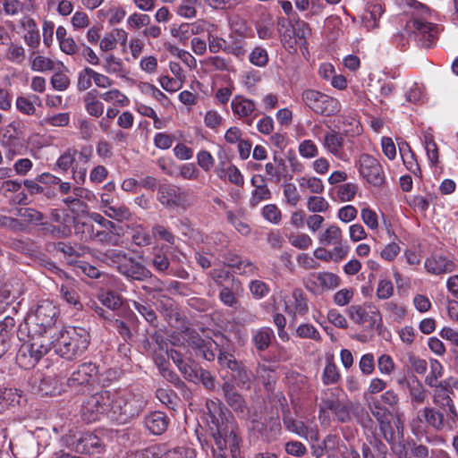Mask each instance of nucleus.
I'll return each instance as SVG.
<instances>
[{
    "label": "nucleus",
    "instance_id": "39",
    "mask_svg": "<svg viewBox=\"0 0 458 458\" xmlns=\"http://www.w3.org/2000/svg\"><path fill=\"white\" fill-rule=\"evenodd\" d=\"M81 417L87 423L95 422L101 419L99 411H96V406L91 396L84 399L81 405Z\"/></svg>",
    "mask_w": 458,
    "mask_h": 458
},
{
    "label": "nucleus",
    "instance_id": "64",
    "mask_svg": "<svg viewBox=\"0 0 458 458\" xmlns=\"http://www.w3.org/2000/svg\"><path fill=\"white\" fill-rule=\"evenodd\" d=\"M163 456L164 447L159 445L148 446L134 454V458H163Z\"/></svg>",
    "mask_w": 458,
    "mask_h": 458
},
{
    "label": "nucleus",
    "instance_id": "7",
    "mask_svg": "<svg viewBox=\"0 0 458 458\" xmlns=\"http://www.w3.org/2000/svg\"><path fill=\"white\" fill-rule=\"evenodd\" d=\"M360 174L371 185L379 187L385 182L380 163L369 154H361L358 160Z\"/></svg>",
    "mask_w": 458,
    "mask_h": 458
},
{
    "label": "nucleus",
    "instance_id": "22",
    "mask_svg": "<svg viewBox=\"0 0 458 458\" xmlns=\"http://www.w3.org/2000/svg\"><path fill=\"white\" fill-rule=\"evenodd\" d=\"M145 426L153 435H161L168 426V418L162 411H153L146 416Z\"/></svg>",
    "mask_w": 458,
    "mask_h": 458
},
{
    "label": "nucleus",
    "instance_id": "13",
    "mask_svg": "<svg viewBox=\"0 0 458 458\" xmlns=\"http://www.w3.org/2000/svg\"><path fill=\"white\" fill-rule=\"evenodd\" d=\"M283 422L285 428L307 441H318V429L316 425H306L303 421L293 419L290 414H284Z\"/></svg>",
    "mask_w": 458,
    "mask_h": 458
},
{
    "label": "nucleus",
    "instance_id": "15",
    "mask_svg": "<svg viewBox=\"0 0 458 458\" xmlns=\"http://www.w3.org/2000/svg\"><path fill=\"white\" fill-rule=\"evenodd\" d=\"M344 133L331 130L324 135L323 148L335 157L341 161H348L349 157L344 149Z\"/></svg>",
    "mask_w": 458,
    "mask_h": 458
},
{
    "label": "nucleus",
    "instance_id": "21",
    "mask_svg": "<svg viewBox=\"0 0 458 458\" xmlns=\"http://www.w3.org/2000/svg\"><path fill=\"white\" fill-rule=\"evenodd\" d=\"M15 215L18 222L22 225L21 232L26 231L29 225H41L44 219V215L33 208H19Z\"/></svg>",
    "mask_w": 458,
    "mask_h": 458
},
{
    "label": "nucleus",
    "instance_id": "35",
    "mask_svg": "<svg viewBox=\"0 0 458 458\" xmlns=\"http://www.w3.org/2000/svg\"><path fill=\"white\" fill-rule=\"evenodd\" d=\"M274 336V331L270 327H261L253 334L252 342L259 351H265L269 347Z\"/></svg>",
    "mask_w": 458,
    "mask_h": 458
},
{
    "label": "nucleus",
    "instance_id": "28",
    "mask_svg": "<svg viewBox=\"0 0 458 458\" xmlns=\"http://www.w3.org/2000/svg\"><path fill=\"white\" fill-rule=\"evenodd\" d=\"M438 420L442 430H453L458 421V411L456 408L438 407Z\"/></svg>",
    "mask_w": 458,
    "mask_h": 458
},
{
    "label": "nucleus",
    "instance_id": "16",
    "mask_svg": "<svg viewBox=\"0 0 458 458\" xmlns=\"http://www.w3.org/2000/svg\"><path fill=\"white\" fill-rule=\"evenodd\" d=\"M98 373V366L93 362H84L72 371L68 378L70 386H83L91 383Z\"/></svg>",
    "mask_w": 458,
    "mask_h": 458
},
{
    "label": "nucleus",
    "instance_id": "34",
    "mask_svg": "<svg viewBox=\"0 0 458 458\" xmlns=\"http://www.w3.org/2000/svg\"><path fill=\"white\" fill-rule=\"evenodd\" d=\"M28 340L30 344H33V350L37 352V354L41 359L48 351L53 348V341H51L45 335H32L27 334Z\"/></svg>",
    "mask_w": 458,
    "mask_h": 458
},
{
    "label": "nucleus",
    "instance_id": "47",
    "mask_svg": "<svg viewBox=\"0 0 458 458\" xmlns=\"http://www.w3.org/2000/svg\"><path fill=\"white\" fill-rule=\"evenodd\" d=\"M60 293L63 300H64L69 305L72 306L75 310H81L82 309L79 294L74 287L69 284H62L60 287Z\"/></svg>",
    "mask_w": 458,
    "mask_h": 458
},
{
    "label": "nucleus",
    "instance_id": "10",
    "mask_svg": "<svg viewBox=\"0 0 458 458\" xmlns=\"http://www.w3.org/2000/svg\"><path fill=\"white\" fill-rule=\"evenodd\" d=\"M347 314L355 324L369 328H373L381 319L378 309L371 303L352 305L347 309Z\"/></svg>",
    "mask_w": 458,
    "mask_h": 458
},
{
    "label": "nucleus",
    "instance_id": "31",
    "mask_svg": "<svg viewBox=\"0 0 458 458\" xmlns=\"http://www.w3.org/2000/svg\"><path fill=\"white\" fill-rule=\"evenodd\" d=\"M111 394L112 391L105 390L90 395L95 403L96 411H99L101 418L104 416L109 418Z\"/></svg>",
    "mask_w": 458,
    "mask_h": 458
},
{
    "label": "nucleus",
    "instance_id": "40",
    "mask_svg": "<svg viewBox=\"0 0 458 458\" xmlns=\"http://www.w3.org/2000/svg\"><path fill=\"white\" fill-rule=\"evenodd\" d=\"M104 214L114 220L118 222L129 221L131 217L130 209L121 203H114L111 207H107Z\"/></svg>",
    "mask_w": 458,
    "mask_h": 458
},
{
    "label": "nucleus",
    "instance_id": "33",
    "mask_svg": "<svg viewBox=\"0 0 458 458\" xmlns=\"http://www.w3.org/2000/svg\"><path fill=\"white\" fill-rule=\"evenodd\" d=\"M14 327L15 321L9 316L0 321V358L8 350L9 344L7 340L9 339V333L13 330Z\"/></svg>",
    "mask_w": 458,
    "mask_h": 458
},
{
    "label": "nucleus",
    "instance_id": "46",
    "mask_svg": "<svg viewBox=\"0 0 458 458\" xmlns=\"http://www.w3.org/2000/svg\"><path fill=\"white\" fill-rule=\"evenodd\" d=\"M74 233L81 241L89 242L94 235V225L91 223L73 219Z\"/></svg>",
    "mask_w": 458,
    "mask_h": 458
},
{
    "label": "nucleus",
    "instance_id": "2",
    "mask_svg": "<svg viewBox=\"0 0 458 458\" xmlns=\"http://www.w3.org/2000/svg\"><path fill=\"white\" fill-rule=\"evenodd\" d=\"M147 403L146 397L140 393L127 390L112 391L109 419L120 424L140 415Z\"/></svg>",
    "mask_w": 458,
    "mask_h": 458
},
{
    "label": "nucleus",
    "instance_id": "59",
    "mask_svg": "<svg viewBox=\"0 0 458 458\" xmlns=\"http://www.w3.org/2000/svg\"><path fill=\"white\" fill-rule=\"evenodd\" d=\"M261 214L266 221L273 225H278L282 220V212L276 204L264 206Z\"/></svg>",
    "mask_w": 458,
    "mask_h": 458
},
{
    "label": "nucleus",
    "instance_id": "51",
    "mask_svg": "<svg viewBox=\"0 0 458 458\" xmlns=\"http://www.w3.org/2000/svg\"><path fill=\"white\" fill-rule=\"evenodd\" d=\"M209 276L218 285L223 286L225 281L232 278L233 288L238 290V288L241 286V283L236 280L228 270L225 268H214L209 272Z\"/></svg>",
    "mask_w": 458,
    "mask_h": 458
},
{
    "label": "nucleus",
    "instance_id": "43",
    "mask_svg": "<svg viewBox=\"0 0 458 458\" xmlns=\"http://www.w3.org/2000/svg\"><path fill=\"white\" fill-rule=\"evenodd\" d=\"M70 123V114L58 113V114H47L43 119L40 120L39 123L42 127H64Z\"/></svg>",
    "mask_w": 458,
    "mask_h": 458
},
{
    "label": "nucleus",
    "instance_id": "48",
    "mask_svg": "<svg viewBox=\"0 0 458 458\" xmlns=\"http://www.w3.org/2000/svg\"><path fill=\"white\" fill-rule=\"evenodd\" d=\"M408 387L412 404H422L427 397L426 390L422 384L418 379H415L408 382Z\"/></svg>",
    "mask_w": 458,
    "mask_h": 458
},
{
    "label": "nucleus",
    "instance_id": "6",
    "mask_svg": "<svg viewBox=\"0 0 458 458\" xmlns=\"http://www.w3.org/2000/svg\"><path fill=\"white\" fill-rule=\"evenodd\" d=\"M301 100L305 106L322 116L335 115L342 108L337 98L312 89L302 91Z\"/></svg>",
    "mask_w": 458,
    "mask_h": 458
},
{
    "label": "nucleus",
    "instance_id": "12",
    "mask_svg": "<svg viewBox=\"0 0 458 458\" xmlns=\"http://www.w3.org/2000/svg\"><path fill=\"white\" fill-rule=\"evenodd\" d=\"M93 196L92 192L82 187H74L72 194L63 199L66 208L76 216L88 212V205L85 200H89Z\"/></svg>",
    "mask_w": 458,
    "mask_h": 458
},
{
    "label": "nucleus",
    "instance_id": "49",
    "mask_svg": "<svg viewBox=\"0 0 458 458\" xmlns=\"http://www.w3.org/2000/svg\"><path fill=\"white\" fill-rule=\"evenodd\" d=\"M297 181L301 189H308L312 193L320 194L324 191V183L318 177L302 176L298 178Z\"/></svg>",
    "mask_w": 458,
    "mask_h": 458
},
{
    "label": "nucleus",
    "instance_id": "53",
    "mask_svg": "<svg viewBox=\"0 0 458 458\" xmlns=\"http://www.w3.org/2000/svg\"><path fill=\"white\" fill-rule=\"evenodd\" d=\"M103 67L107 73L123 76V64L121 59L114 55H107L103 60Z\"/></svg>",
    "mask_w": 458,
    "mask_h": 458
},
{
    "label": "nucleus",
    "instance_id": "19",
    "mask_svg": "<svg viewBox=\"0 0 458 458\" xmlns=\"http://www.w3.org/2000/svg\"><path fill=\"white\" fill-rule=\"evenodd\" d=\"M16 360L21 368L28 369L33 368L40 360V358L37 352L33 350V344L27 340L21 345L16 355Z\"/></svg>",
    "mask_w": 458,
    "mask_h": 458
},
{
    "label": "nucleus",
    "instance_id": "11",
    "mask_svg": "<svg viewBox=\"0 0 458 458\" xmlns=\"http://www.w3.org/2000/svg\"><path fill=\"white\" fill-rule=\"evenodd\" d=\"M369 409L377 421L383 437L386 442L392 444L394 439V433L391 425L392 412L377 399L371 401Z\"/></svg>",
    "mask_w": 458,
    "mask_h": 458
},
{
    "label": "nucleus",
    "instance_id": "30",
    "mask_svg": "<svg viewBox=\"0 0 458 458\" xmlns=\"http://www.w3.org/2000/svg\"><path fill=\"white\" fill-rule=\"evenodd\" d=\"M318 242L324 246L335 245L342 242L343 231L336 225H330L318 233Z\"/></svg>",
    "mask_w": 458,
    "mask_h": 458
},
{
    "label": "nucleus",
    "instance_id": "55",
    "mask_svg": "<svg viewBox=\"0 0 458 458\" xmlns=\"http://www.w3.org/2000/svg\"><path fill=\"white\" fill-rule=\"evenodd\" d=\"M358 191V186L352 182H346L337 186L336 193L340 201L348 202L354 199Z\"/></svg>",
    "mask_w": 458,
    "mask_h": 458
},
{
    "label": "nucleus",
    "instance_id": "61",
    "mask_svg": "<svg viewBox=\"0 0 458 458\" xmlns=\"http://www.w3.org/2000/svg\"><path fill=\"white\" fill-rule=\"evenodd\" d=\"M208 50L212 54H216L220 51H224L226 53L227 49V42L225 38L212 33L210 30H208Z\"/></svg>",
    "mask_w": 458,
    "mask_h": 458
},
{
    "label": "nucleus",
    "instance_id": "17",
    "mask_svg": "<svg viewBox=\"0 0 458 458\" xmlns=\"http://www.w3.org/2000/svg\"><path fill=\"white\" fill-rule=\"evenodd\" d=\"M424 267L428 274L439 276L455 270L454 262L441 254H432L425 259Z\"/></svg>",
    "mask_w": 458,
    "mask_h": 458
},
{
    "label": "nucleus",
    "instance_id": "18",
    "mask_svg": "<svg viewBox=\"0 0 458 458\" xmlns=\"http://www.w3.org/2000/svg\"><path fill=\"white\" fill-rule=\"evenodd\" d=\"M231 107L233 113L239 118H246L248 125H251L253 118H250L256 110V103L249 98L241 96H235L232 102Z\"/></svg>",
    "mask_w": 458,
    "mask_h": 458
},
{
    "label": "nucleus",
    "instance_id": "9",
    "mask_svg": "<svg viewBox=\"0 0 458 458\" xmlns=\"http://www.w3.org/2000/svg\"><path fill=\"white\" fill-rule=\"evenodd\" d=\"M207 411L205 412L206 420L209 425L211 434L213 431H220L221 428L232 425L233 431L239 430L238 427L233 420H229L225 417V407L219 400H208L206 403Z\"/></svg>",
    "mask_w": 458,
    "mask_h": 458
},
{
    "label": "nucleus",
    "instance_id": "25",
    "mask_svg": "<svg viewBox=\"0 0 458 458\" xmlns=\"http://www.w3.org/2000/svg\"><path fill=\"white\" fill-rule=\"evenodd\" d=\"M101 447V440L98 436L90 432L83 433L80 438L76 440L75 448L79 453L99 452Z\"/></svg>",
    "mask_w": 458,
    "mask_h": 458
},
{
    "label": "nucleus",
    "instance_id": "38",
    "mask_svg": "<svg viewBox=\"0 0 458 458\" xmlns=\"http://www.w3.org/2000/svg\"><path fill=\"white\" fill-rule=\"evenodd\" d=\"M4 57L10 63L21 65L26 59L25 49L20 44L10 42L7 44Z\"/></svg>",
    "mask_w": 458,
    "mask_h": 458
},
{
    "label": "nucleus",
    "instance_id": "41",
    "mask_svg": "<svg viewBox=\"0 0 458 458\" xmlns=\"http://www.w3.org/2000/svg\"><path fill=\"white\" fill-rule=\"evenodd\" d=\"M311 277L315 278L320 286L326 290H332L340 285L341 279L340 277L330 272H319L313 273L310 275Z\"/></svg>",
    "mask_w": 458,
    "mask_h": 458
},
{
    "label": "nucleus",
    "instance_id": "5",
    "mask_svg": "<svg viewBox=\"0 0 458 458\" xmlns=\"http://www.w3.org/2000/svg\"><path fill=\"white\" fill-rule=\"evenodd\" d=\"M59 311L49 300H41L36 309L26 317L24 323L20 325V332L32 335H45L55 325Z\"/></svg>",
    "mask_w": 458,
    "mask_h": 458
},
{
    "label": "nucleus",
    "instance_id": "26",
    "mask_svg": "<svg viewBox=\"0 0 458 458\" xmlns=\"http://www.w3.org/2000/svg\"><path fill=\"white\" fill-rule=\"evenodd\" d=\"M400 458H428V448L414 440L403 444L399 451Z\"/></svg>",
    "mask_w": 458,
    "mask_h": 458
},
{
    "label": "nucleus",
    "instance_id": "37",
    "mask_svg": "<svg viewBox=\"0 0 458 458\" xmlns=\"http://www.w3.org/2000/svg\"><path fill=\"white\" fill-rule=\"evenodd\" d=\"M41 230L45 235H49L52 238L61 239L67 238L72 234V229L68 225L60 224L55 225L49 223H41Z\"/></svg>",
    "mask_w": 458,
    "mask_h": 458
},
{
    "label": "nucleus",
    "instance_id": "23",
    "mask_svg": "<svg viewBox=\"0 0 458 458\" xmlns=\"http://www.w3.org/2000/svg\"><path fill=\"white\" fill-rule=\"evenodd\" d=\"M285 310L294 316L304 315L308 311L307 300L301 290L295 289L293 292L291 299L285 301Z\"/></svg>",
    "mask_w": 458,
    "mask_h": 458
},
{
    "label": "nucleus",
    "instance_id": "54",
    "mask_svg": "<svg viewBox=\"0 0 458 458\" xmlns=\"http://www.w3.org/2000/svg\"><path fill=\"white\" fill-rule=\"evenodd\" d=\"M444 368L440 361L436 359L430 360V372L425 378V383L429 386H436L439 384L438 379L443 376Z\"/></svg>",
    "mask_w": 458,
    "mask_h": 458
},
{
    "label": "nucleus",
    "instance_id": "8",
    "mask_svg": "<svg viewBox=\"0 0 458 458\" xmlns=\"http://www.w3.org/2000/svg\"><path fill=\"white\" fill-rule=\"evenodd\" d=\"M157 199L168 208H186L189 206L188 193L174 184L161 185L158 188Z\"/></svg>",
    "mask_w": 458,
    "mask_h": 458
},
{
    "label": "nucleus",
    "instance_id": "44",
    "mask_svg": "<svg viewBox=\"0 0 458 458\" xmlns=\"http://www.w3.org/2000/svg\"><path fill=\"white\" fill-rule=\"evenodd\" d=\"M233 378L236 385L243 389H250L253 379L251 371L248 370L245 366L241 362L238 369L233 371Z\"/></svg>",
    "mask_w": 458,
    "mask_h": 458
},
{
    "label": "nucleus",
    "instance_id": "4",
    "mask_svg": "<svg viewBox=\"0 0 458 458\" xmlns=\"http://www.w3.org/2000/svg\"><path fill=\"white\" fill-rule=\"evenodd\" d=\"M89 341V334L85 328L70 327L62 330L53 341V349L60 357L72 360L82 355Z\"/></svg>",
    "mask_w": 458,
    "mask_h": 458
},
{
    "label": "nucleus",
    "instance_id": "57",
    "mask_svg": "<svg viewBox=\"0 0 458 458\" xmlns=\"http://www.w3.org/2000/svg\"><path fill=\"white\" fill-rule=\"evenodd\" d=\"M307 208L312 213H325L329 208V203L324 197L310 196L307 200Z\"/></svg>",
    "mask_w": 458,
    "mask_h": 458
},
{
    "label": "nucleus",
    "instance_id": "36",
    "mask_svg": "<svg viewBox=\"0 0 458 458\" xmlns=\"http://www.w3.org/2000/svg\"><path fill=\"white\" fill-rule=\"evenodd\" d=\"M400 148V154L405 167L414 175L420 176V168L419 163L415 157L414 152L411 149L408 144L402 146Z\"/></svg>",
    "mask_w": 458,
    "mask_h": 458
},
{
    "label": "nucleus",
    "instance_id": "1",
    "mask_svg": "<svg viewBox=\"0 0 458 458\" xmlns=\"http://www.w3.org/2000/svg\"><path fill=\"white\" fill-rule=\"evenodd\" d=\"M405 4L414 10L412 18L406 23V30L424 47L433 46L439 32L437 25L426 21L429 15L428 8L416 0H405Z\"/></svg>",
    "mask_w": 458,
    "mask_h": 458
},
{
    "label": "nucleus",
    "instance_id": "58",
    "mask_svg": "<svg viewBox=\"0 0 458 458\" xmlns=\"http://www.w3.org/2000/svg\"><path fill=\"white\" fill-rule=\"evenodd\" d=\"M190 23L184 22L179 26H173L170 33L179 43L185 45L192 36V31H190Z\"/></svg>",
    "mask_w": 458,
    "mask_h": 458
},
{
    "label": "nucleus",
    "instance_id": "20",
    "mask_svg": "<svg viewBox=\"0 0 458 458\" xmlns=\"http://www.w3.org/2000/svg\"><path fill=\"white\" fill-rule=\"evenodd\" d=\"M222 390L228 405L237 412L243 413L246 409V403L243 397L235 390L234 386L225 381L222 386Z\"/></svg>",
    "mask_w": 458,
    "mask_h": 458
},
{
    "label": "nucleus",
    "instance_id": "63",
    "mask_svg": "<svg viewBox=\"0 0 458 458\" xmlns=\"http://www.w3.org/2000/svg\"><path fill=\"white\" fill-rule=\"evenodd\" d=\"M195 450L187 446H178L165 451L163 458H195Z\"/></svg>",
    "mask_w": 458,
    "mask_h": 458
},
{
    "label": "nucleus",
    "instance_id": "62",
    "mask_svg": "<svg viewBox=\"0 0 458 458\" xmlns=\"http://www.w3.org/2000/svg\"><path fill=\"white\" fill-rule=\"evenodd\" d=\"M134 309L152 326L157 325V315L154 310L148 303H140L136 301L132 302Z\"/></svg>",
    "mask_w": 458,
    "mask_h": 458
},
{
    "label": "nucleus",
    "instance_id": "29",
    "mask_svg": "<svg viewBox=\"0 0 458 458\" xmlns=\"http://www.w3.org/2000/svg\"><path fill=\"white\" fill-rule=\"evenodd\" d=\"M337 123L343 127V133L348 137H356L362 133L363 128L360 123L351 115H340Z\"/></svg>",
    "mask_w": 458,
    "mask_h": 458
},
{
    "label": "nucleus",
    "instance_id": "32",
    "mask_svg": "<svg viewBox=\"0 0 458 458\" xmlns=\"http://www.w3.org/2000/svg\"><path fill=\"white\" fill-rule=\"evenodd\" d=\"M111 394L112 391L105 390L90 395L95 403L96 411H99L101 418L104 416L109 418Z\"/></svg>",
    "mask_w": 458,
    "mask_h": 458
},
{
    "label": "nucleus",
    "instance_id": "24",
    "mask_svg": "<svg viewBox=\"0 0 458 458\" xmlns=\"http://www.w3.org/2000/svg\"><path fill=\"white\" fill-rule=\"evenodd\" d=\"M435 388L433 394V403L437 407H451L456 408L453 399L450 396L452 390L449 388V383L441 381Z\"/></svg>",
    "mask_w": 458,
    "mask_h": 458
},
{
    "label": "nucleus",
    "instance_id": "50",
    "mask_svg": "<svg viewBox=\"0 0 458 458\" xmlns=\"http://www.w3.org/2000/svg\"><path fill=\"white\" fill-rule=\"evenodd\" d=\"M77 149L75 148H67L56 160L55 167L63 172L68 171L75 162Z\"/></svg>",
    "mask_w": 458,
    "mask_h": 458
},
{
    "label": "nucleus",
    "instance_id": "27",
    "mask_svg": "<svg viewBox=\"0 0 458 458\" xmlns=\"http://www.w3.org/2000/svg\"><path fill=\"white\" fill-rule=\"evenodd\" d=\"M99 97L97 89H91L83 98L85 110L94 117H100L104 113V105L98 98Z\"/></svg>",
    "mask_w": 458,
    "mask_h": 458
},
{
    "label": "nucleus",
    "instance_id": "3",
    "mask_svg": "<svg viewBox=\"0 0 458 458\" xmlns=\"http://www.w3.org/2000/svg\"><path fill=\"white\" fill-rule=\"evenodd\" d=\"M100 260L114 267L116 270L131 281H145L153 278L151 271L134 257L118 249H108L100 253Z\"/></svg>",
    "mask_w": 458,
    "mask_h": 458
},
{
    "label": "nucleus",
    "instance_id": "45",
    "mask_svg": "<svg viewBox=\"0 0 458 458\" xmlns=\"http://www.w3.org/2000/svg\"><path fill=\"white\" fill-rule=\"evenodd\" d=\"M100 99L107 102L113 103L114 105H118L122 107L127 106L130 104V100L127 96H125L123 92H121L117 89H113L108 91L98 94Z\"/></svg>",
    "mask_w": 458,
    "mask_h": 458
},
{
    "label": "nucleus",
    "instance_id": "52",
    "mask_svg": "<svg viewBox=\"0 0 458 458\" xmlns=\"http://www.w3.org/2000/svg\"><path fill=\"white\" fill-rule=\"evenodd\" d=\"M199 0H181L177 6L176 13L185 19H192L197 15L196 6Z\"/></svg>",
    "mask_w": 458,
    "mask_h": 458
},
{
    "label": "nucleus",
    "instance_id": "60",
    "mask_svg": "<svg viewBox=\"0 0 458 458\" xmlns=\"http://www.w3.org/2000/svg\"><path fill=\"white\" fill-rule=\"evenodd\" d=\"M202 63L210 71H227L230 67V62L219 55L208 56Z\"/></svg>",
    "mask_w": 458,
    "mask_h": 458
},
{
    "label": "nucleus",
    "instance_id": "14",
    "mask_svg": "<svg viewBox=\"0 0 458 458\" xmlns=\"http://www.w3.org/2000/svg\"><path fill=\"white\" fill-rule=\"evenodd\" d=\"M212 437L215 442V447L212 448L214 458H227L226 448L229 445L232 453V445H233V435L239 436V430L233 431V427L228 425L220 429V431H213Z\"/></svg>",
    "mask_w": 458,
    "mask_h": 458
},
{
    "label": "nucleus",
    "instance_id": "56",
    "mask_svg": "<svg viewBox=\"0 0 458 458\" xmlns=\"http://www.w3.org/2000/svg\"><path fill=\"white\" fill-rule=\"evenodd\" d=\"M419 413L428 426L437 431L442 430L438 420V410L433 407H425Z\"/></svg>",
    "mask_w": 458,
    "mask_h": 458
},
{
    "label": "nucleus",
    "instance_id": "42",
    "mask_svg": "<svg viewBox=\"0 0 458 458\" xmlns=\"http://www.w3.org/2000/svg\"><path fill=\"white\" fill-rule=\"evenodd\" d=\"M21 398V391L16 388L0 389V404L3 405V411L8 406L20 404Z\"/></svg>",
    "mask_w": 458,
    "mask_h": 458
}]
</instances>
